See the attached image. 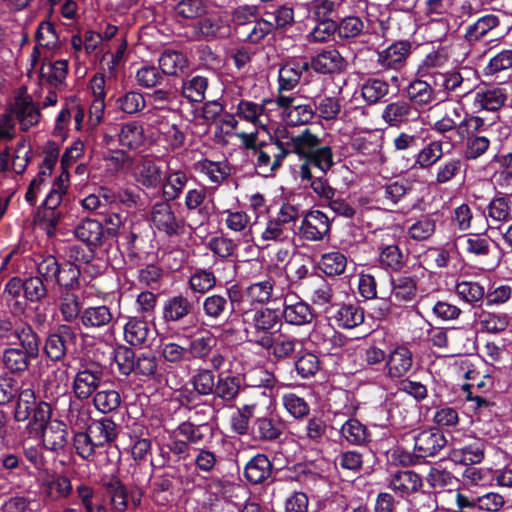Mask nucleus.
<instances>
[{"mask_svg":"<svg viewBox=\"0 0 512 512\" xmlns=\"http://www.w3.org/2000/svg\"><path fill=\"white\" fill-rule=\"evenodd\" d=\"M310 141L309 138L294 139V134L285 128L278 129L274 137L268 142H260L258 149L251 154L256 171L264 177L274 176L289 154L303 152Z\"/></svg>","mask_w":512,"mask_h":512,"instance_id":"obj_1","label":"nucleus"},{"mask_svg":"<svg viewBox=\"0 0 512 512\" xmlns=\"http://www.w3.org/2000/svg\"><path fill=\"white\" fill-rule=\"evenodd\" d=\"M51 407L47 402H39L34 411L27 429L31 432L40 433L41 443L44 449L59 453L63 451L68 442L67 426L57 419L51 420Z\"/></svg>","mask_w":512,"mask_h":512,"instance_id":"obj_2","label":"nucleus"},{"mask_svg":"<svg viewBox=\"0 0 512 512\" xmlns=\"http://www.w3.org/2000/svg\"><path fill=\"white\" fill-rule=\"evenodd\" d=\"M309 138L310 144L304 148L303 152H294L304 162L299 167V178L301 181L311 180V166H315L321 172L326 173L334 164L332 148L329 145H322L318 134L313 133L311 129L306 128L298 134H294V139Z\"/></svg>","mask_w":512,"mask_h":512,"instance_id":"obj_3","label":"nucleus"},{"mask_svg":"<svg viewBox=\"0 0 512 512\" xmlns=\"http://www.w3.org/2000/svg\"><path fill=\"white\" fill-rule=\"evenodd\" d=\"M15 339L21 348H5L2 362L12 373H22L27 370L29 363L39 354V338L30 326H23L15 332Z\"/></svg>","mask_w":512,"mask_h":512,"instance_id":"obj_4","label":"nucleus"},{"mask_svg":"<svg viewBox=\"0 0 512 512\" xmlns=\"http://www.w3.org/2000/svg\"><path fill=\"white\" fill-rule=\"evenodd\" d=\"M279 276L268 275L266 278L249 284L242 292V298L251 306L264 307L283 298L284 287Z\"/></svg>","mask_w":512,"mask_h":512,"instance_id":"obj_5","label":"nucleus"},{"mask_svg":"<svg viewBox=\"0 0 512 512\" xmlns=\"http://www.w3.org/2000/svg\"><path fill=\"white\" fill-rule=\"evenodd\" d=\"M280 322V317L275 309L261 307L243 313L244 332L251 340L269 336L268 333Z\"/></svg>","mask_w":512,"mask_h":512,"instance_id":"obj_6","label":"nucleus"},{"mask_svg":"<svg viewBox=\"0 0 512 512\" xmlns=\"http://www.w3.org/2000/svg\"><path fill=\"white\" fill-rule=\"evenodd\" d=\"M282 109V120L289 126H300L309 123L315 111L309 104H302L296 97L280 94L275 100Z\"/></svg>","mask_w":512,"mask_h":512,"instance_id":"obj_7","label":"nucleus"},{"mask_svg":"<svg viewBox=\"0 0 512 512\" xmlns=\"http://www.w3.org/2000/svg\"><path fill=\"white\" fill-rule=\"evenodd\" d=\"M282 316L287 324L304 326L314 319L312 307L295 293L283 296Z\"/></svg>","mask_w":512,"mask_h":512,"instance_id":"obj_8","label":"nucleus"},{"mask_svg":"<svg viewBox=\"0 0 512 512\" xmlns=\"http://www.w3.org/2000/svg\"><path fill=\"white\" fill-rule=\"evenodd\" d=\"M150 220L153 227L168 236H176L183 232L184 224L177 219L167 200L156 202L152 206Z\"/></svg>","mask_w":512,"mask_h":512,"instance_id":"obj_9","label":"nucleus"},{"mask_svg":"<svg viewBox=\"0 0 512 512\" xmlns=\"http://www.w3.org/2000/svg\"><path fill=\"white\" fill-rule=\"evenodd\" d=\"M271 100L263 99L260 102L241 99L236 105V115L242 121L252 124L256 129L267 131L270 122L269 112L266 108Z\"/></svg>","mask_w":512,"mask_h":512,"instance_id":"obj_10","label":"nucleus"},{"mask_svg":"<svg viewBox=\"0 0 512 512\" xmlns=\"http://www.w3.org/2000/svg\"><path fill=\"white\" fill-rule=\"evenodd\" d=\"M411 53L408 41H397L377 52V65L382 71L401 70Z\"/></svg>","mask_w":512,"mask_h":512,"instance_id":"obj_11","label":"nucleus"},{"mask_svg":"<svg viewBox=\"0 0 512 512\" xmlns=\"http://www.w3.org/2000/svg\"><path fill=\"white\" fill-rule=\"evenodd\" d=\"M76 339L77 336L72 327L60 325L57 332L47 338L45 352L50 359L54 361L61 360L75 346Z\"/></svg>","mask_w":512,"mask_h":512,"instance_id":"obj_12","label":"nucleus"},{"mask_svg":"<svg viewBox=\"0 0 512 512\" xmlns=\"http://www.w3.org/2000/svg\"><path fill=\"white\" fill-rule=\"evenodd\" d=\"M103 371L99 366L85 367L77 372L73 380V392L80 400H86L101 386Z\"/></svg>","mask_w":512,"mask_h":512,"instance_id":"obj_13","label":"nucleus"},{"mask_svg":"<svg viewBox=\"0 0 512 512\" xmlns=\"http://www.w3.org/2000/svg\"><path fill=\"white\" fill-rule=\"evenodd\" d=\"M309 69L310 63L305 58L294 57L287 59L279 68V90H293Z\"/></svg>","mask_w":512,"mask_h":512,"instance_id":"obj_14","label":"nucleus"},{"mask_svg":"<svg viewBox=\"0 0 512 512\" xmlns=\"http://www.w3.org/2000/svg\"><path fill=\"white\" fill-rule=\"evenodd\" d=\"M436 107L442 110L443 115L431 125V129L439 134L457 130L461 135L459 127L460 121L463 119V105L460 102H444L440 99Z\"/></svg>","mask_w":512,"mask_h":512,"instance_id":"obj_15","label":"nucleus"},{"mask_svg":"<svg viewBox=\"0 0 512 512\" xmlns=\"http://www.w3.org/2000/svg\"><path fill=\"white\" fill-rule=\"evenodd\" d=\"M413 367V353L404 346L393 348L386 357L385 371L391 379H400L409 374Z\"/></svg>","mask_w":512,"mask_h":512,"instance_id":"obj_16","label":"nucleus"},{"mask_svg":"<svg viewBox=\"0 0 512 512\" xmlns=\"http://www.w3.org/2000/svg\"><path fill=\"white\" fill-rule=\"evenodd\" d=\"M330 231V220L320 210H311L301 221L299 232L308 241H321Z\"/></svg>","mask_w":512,"mask_h":512,"instance_id":"obj_17","label":"nucleus"},{"mask_svg":"<svg viewBox=\"0 0 512 512\" xmlns=\"http://www.w3.org/2000/svg\"><path fill=\"white\" fill-rule=\"evenodd\" d=\"M15 121L17 120L22 130H28L36 125L40 119V112L31 97L24 92L19 93L9 109Z\"/></svg>","mask_w":512,"mask_h":512,"instance_id":"obj_18","label":"nucleus"},{"mask_svg":"<svg viewBox=\"0 0 512 512\" xmlns=\"http://www.w3.org/2000/svg\"><path fill=\"white\" fill-rule=\"evenodd\" d=\"M447 441L444 434L437 429H427L414 437L415 457L426 458L437 454Z\"/></svg>","mask_w":512,"mask_h":512,"instance_id":"obj_19","label":"nucleus"},{"mask_svg":"<svg viewBox=\"0 0 512 512\" xmlns=\"http://www.w3.org/2000/svg\"><path fill=\"white\" fill-rule=\"evenodd\" d=\"M39 489L44 501L57 502L68 498L73 491V486L69 477L57 474L42 479Z\"/></svg>","mask_w":512,"mask_h":512,"instance_id":"obj_20","label":"nucleus"},{"mask_svg":"<svg viewBox=\"0 0 512 512\" xmlns=\"http://www.w3.org/2000/svg\"><path fill=\"white\" fill-rule=\"evenodd\" d=\"M419 112L411 103L397 100L387 104L381 114L383 121L391 127H399L410 121H415Z\"/></svg>","mask_w":512,"mask_h":512,"instance_id":"obj_21","label":"nucleus"},{"mask_svg":"<svg viewBox=\"0 0 512 512\" xmlns=\"http://www.w3.org/2000/svg\"><path fill=\"white\" fill-rule=\"evenodd\" d=\"M189 181L186 170L174 168L172 162L168 163L167 171L162 179V196L167 201H174L180 197Z\"/></svg>","mask_w":512,"mask_h":512,"instance_id":"obj_22","label":"nucleus"},{"mask_svg":"<svg viewBox=\"0 0 512 512\" xmlns=\"http://www.w3.org/2000/svg\"><path fill=\"white\" fill-rule=\"evenodd\" d=\"M484 452L485 441L480 438H470L462 447L453 448L449 453V458L456 464L473 465L483 460Z\"/></svg>","mask_w":512,"mask_h":512,"instance_id":"obj_23","label":"nucleus"},{"mask_svg":"<svg viewBox=\"0 0 512 512\" xmlns=\"http://www.w3.org/2000/svg\"><path fill=\"white\" fill-rule=\"evenodd\" d=\"M193 310V303L184 295L167 298L162 306V319L170 325L184 320Z\"/></svg>","mask_w":512,"mask_h":512,"instance_id":"obj_24","label":"nucleus"},{"mask_svg":"<svg viewBox=\"0 0 512 512\" xmlns=\"http://www.w3.org/2000/svg\"><path fill=\"white\" fill-rule=\"evenodd\" d=\"M310 67L322 74L341 73L346 69L347 61L336 49H325L309 61Z\"/></svg>","mask_w":512,"mask_h":512,"instance_id":"obj_25","label":"nucleus"},{"mask_svg":"<svg viewBox=\"0 0 512 512\" xmlns=\"http://www.w3.org/2000/svg\"><path fill=\"white\" fill-rule=\"evenodd\" d=\"M406 96L412 106L426 107L439 98V91L426 80L415 79L405 89Z\"/></svg>","mask_w":512,"mask_h":512,"instance_id":"obj_26","label":"nucleus"},{"mask_svg":"<svg viewBox=\"0 0 512 512\" xmlns=\"http://www.w3.org/2000/svg\"><path fill=\"white\" fill-rule=\"evenodd\" d=\"M486 210L488 226L498 228L512 218V197L507 194H499L489 202Z\"/></svg>","mask_w":512,"mask_h":512,"instance_id":"obj_27","label":"nucleus"},{"mask_svg":"<svg viewBox=\"0 0 512 512\" xmlns=\"http://www.w3.org/2000/svg\"><path fill=\"white\" fill-rule=\"evenodd\" d=\"M430 78L436 90L439 91V96L441 94L448 96L454 92H460L463 96L469 92L464 90V78L459 71H432L430 72Z\"/></svg>","mask_w":512,"mask_h":512,"instance_id":"obj_28","label":"nucleus"},{"mask_svg":"<svg viewBox=\"0 0 512 512\" xmlns=\"http://www.w3.org/2000/svg\"><path fill=\"white\" fill-rule=\"evenodd\" d=\"M153 331L149 323L138 317H129L124 325V339L131 346L149 345Z\"/></svg>","mask_w":512,"mask_h":512,"instance_id":"obj_29","label":"nucleus"},{"mask_svg":"<svg viewBox=\"0 0 512 512\" xmlns=\"http://www.w3.org/2000/svg\"><path fill=\"white\" fill-rule=\"evenodd\" d=\"M256 343L266 349L272 348L273 355L276 358L285 359L295 352L299 341L293 336L280 333L274 338L262 336L260 339L256 340Z\"/></svg>","mask_w":512,"mask_h":512,"instance_id":"obj_30","label":"nucleus"},{"mask_svg":"<svg viewBox=\"0 0 512 512\" xmlns=\"http://www.w3.org/2000/svg\"><path fill=\"white\" fill-rule=\"evenodd\" d=\"M506 100L507 94L502 88L481 89L474 93L473 108L475 111H496Z\"/></svg>","mask_w":512,"mask_h":512,"instance_id":"obj_31","label":"nucleus"},{"mask_svg":"<svg viewBox=\"0 0 512 512\" xmlns=\"http://www.w3.org/2000/svg\"><path fill=\"white\" fill-rule=\"evenodd\" d=\"M109 503L113 512H125L128 509L129 492L122 481L111 476L104 482Z\"/></svg>","mask_w":512,"mask_h":512,"instance_id":"obj_32","label":"nucleus"},{"mask_svg":"<svg viewBox=\"0 0 512 512\" xmlns=\"http://www.w3.org/2000/svg\"><path fill=\"white\" fill-rule=\"evenodd\" d=\"M417 280L415 277L402 275L392 280L391 298L398 305H405L415 300Z\"/></svg>","mask_w":512,"mask_h":512,"instance_id":"obj_33","label":"nucleus"},{"mask_svg":"<svg viewBox=\"0 0 512 512\" xmlns=\"http://www.w3.org/2000/svg\"><path fill=\"white\" fill-rule=\"evenodd\" d=\"M134 177L137 183L146 188L158 187L163 179L160 166L151 159H143L136 165Z\"/></svg>","mask_w":512,"mask_h":512,"instance_id":"obj_34","label":"nucleus"},{"mask_svg":"<svg viewBox=\"0 0 512 512\" xmlns=\"http://www.w3.org/2000/svg\"><path fill=\"white\" fill-rule=\"evenodd\" d=\"M421 484V478L411 470L396 471L388 480V487L401 495L417 491Z\"/></svg>","mask_w":512,"mask_h":512,"instance_id":"obj_35","label":"nucleus"},{"mask_svg":"<svg viewBox=\"0 0 512 512\" xmlns=\"http://www.w3.org/2000/svg\"><path fill=\"white\" fill-rule=\"evenodd\" d=\"M75 236L88 247H97L102 243L104 228L98 220L84 219L76 226Z\"/></svg>","mask_w":512,"mask_h":512,"instance_id":"obj_36","label":"nucleus"},{"mask_svg":"<svg viewBox=\"0 0 512 512\" xmlns=\"http://www.w3.org/2000/svg\"><path fill=\"white\" fill-rule=\"evenodd\" d=\"M283 424L273 417H258L252 426V433L256 439L262 441H273L281 436Z\"/></svg>","mask_w":512,"mask_h":512,"instance_id":"obj_37","label":"nucleus"},{"mask_svg":"<svg viewBox=\"0 0 512 512\" xmlns=\"http://www.w3.org/2000/svg\"><path fill=\"white\" fill-rule=\"evenodd\" d=\"M499 24L500 20L498 16L494 14L484 15L477 19L474 23L467 26L465 31V39L469 43L477 42L487 36L490 32L497 29Z\"/></svg>","mask_w":512,"mask_h":512,"instance_id":"obj_38","label":"nucleus"},{"mask_svg":"<svg viewBox=\"0 0 512 512\" xmlns=\"http://www.w3.org/2000/svg\"><path fill=\"white\" fill-rule=\"evenodd\" d=\"M87 431L98 447L113 442L118 436V427L116 423L109 418L94 421L88 427Z\"/></svg>","mask_w":512,"mask_h":512,"instance_id":"obj_39","label":"nucleus"},{"mask_svg":"<svg viewBox=\"0 0 512 512\" xmlns=\"http://www.w3.org/2000/svg\"><path fill=\"white\" fill-rule=\"evenodd\" d=\"M492 240L480 233H469L457 238V243L466 253L481 257L490 253Z\"/></svg>","mask_w":512,"mask_h":512,"instance_id":"obj_40","label":"nucleus"},{"mask_svg":"<svg viewBox=\"0 0 512 512\" xmlns=\"http://www.w3.org/2000/svg\"><path fill=\"white\" fill-rule=\"evenodd\" d=\"M112 319V311L106 305L85 308L80 315V321L85 328H102L109 325Z\"/></svg>","mask_w":512,"mask_h":512,"instance_id":"obj_41","label":"nucleus"},{"mask_svg":"<svg viewBox=\"0 0 512 512\" xmlns=\"http://www.w3.org/2000/svg\"><path fill=\"white\" fill-rule=\"evenodd\" d=\"M68 73V62L66 60L47 61L41 66V81L52 87H60Z\"/></svg>","mask_w":512,"mask_h":512,"instance_id":"obj_42","label":"nucleus"},{"mask_svg":"<svg viewBox=\"0 0 512 512\" xmlns=\"http://www.w3.org/2000/svg\"><path fill=\"white\" fill-rule=\"evenodd\" d=\"M271 474V463L264 454H257L246 465L244 475L252 484H259Z\"/></svg>","mask_w":512,"mask_h":512,"instance_id":"obj_43","label":"nucleus"},{"mask_svg":"<svg viewBox=\"0 0 512 512\" xmlns=\"http://www.w3.org/2000/svg\"><path fill=\"white\" fill-rule=\"evenodd\" d=\"M333 318L339 327L352 329L363 323L364 312L359 305L348 303L341 305Z\"/></svg>","mask_w":512,"mask_h":512,"instance_id":"obj_44","label":"nucleus"},{"mask_svg":"<svg viewBox=\"0 0 512 512\" xmlns=\"http://www.w3.org/2000/svg\"><path fill=\"white\" fill-rule=\"evenodd\" d=\"M217 345V338L210 331H204L200 336L191 339L187 347L192 359L205 361L213 348Z\"/></svg>","mask_w":512,"mask_h":512,"instance_id":"obj_45","label":"nucleus"},{"mask_svg":"<svg viewBox=\"0 0 512 512\" xmlns=\"http://www.w3.org/2000/svg\"><path fill=\"white\" fill-rule=\"evenodd\" d=\"M187 57L176 50H165L159 57V66L166 75H178L187 68Z\"/></svg>","mask_w":512,"mask_h":512,"instance_id":"obj_46","label":"nucleus"},{"mask_svg":"<svg viewBox=\"0 0 512 512\" xmlns=\"http://www.w3.org/2000/svg\"><path fill=\"white\" fill-rule=\"evenodd\" d=\"M118 140L121 146L129 149H138L145 142L144 129L136 121L124 124L118 134Z\"/></svg>","mask_w":512,"mask_h":512,"instance_id":"obj_47","label":"nucleus"},{"mask_svg":"<svg viewBox=\"0 0 512 512\" xmlns=\"http://www.w3.org/2000/svg\"><path fill=\"white\" fill-rule=\"evenodd\" d=\"M274 29L272 21L258 17L238 35L250 44H258Z\"/></svg>","mask_w":512,"mask_h":512,"instance_id":"obj_48","label":"nucleus"},{"mask_svg":"<svg viewBox=\"0 0 512 512\" xmlns=\"http://www.w3.org/2000/svg\"><path fill=\"white\" fill-rule=\"evenodd\" d=\"M63 216V210L38 208L35 216V222L49 238H52L56 235Z\"/></svg>","mask_w":512,"mask_h":512,"instance_id":"obj_49","label":"nucleus"},{"mask_svg":"<svg viewBox=\"0 0 512 512\" xmlns=\"http://www.w3.org/2000/svg\"><path fill=\"white\" fill-rule=\"evenodd\" d=\"M436 224L437 219L433 214L422 215L409 226L408 237L415 241H425L435 233Z\"/></svg>","mask_w":512,"mask_h":512,"instance_id":"obj_50","label":"nucleus"},{"mask_svg":"<svg viewBox=\"0 0 512 512\" xmlns=\"http://www.w3.org/2000/svg\"><path fill=\"white\" fill-rule=\"evenodd\" d=\"M249 401L242 407L238 408L236 413L241 414L244 418L250 421L254 416L256 409L259 406L270 404L271 398L266 393V389L262 386H255L248 391Z\"/></svg>","mask_w":512,"mask_h":512,"instance_id":"obj_51","label":"nucleus"},{"mask_svg":"<svg viewBox=\"0 0 512 512\" xmlns=\"http://www.w3.org/2000/svg\"><path fill=\"white\" fill-rule=\"evenodd\" d=\"M249 401L242 407L238 408L236 413L241 414L244 418L250 421L254 416L256 409L259 406L270 404L271 398L266 393V389L262 386H255L248 391Z\"/></svg>","mask_w":512,"mask_h":512,"instance_id":"obj_52","label":"nucleus"},{"mask_svg":"<svg viewBox=\"0 0 512 512\" xmlns=\"http://www.w3.org/2000/svg\"><path fill=\"white\" fill-rule=\"evenodd\" d=\"M463 160L459 157H452L441 162L435 171V183L444 185L451 182L463 171Z\"/></svg>","mask_w":512,"mask_h":512,"instance_id":"obj_53","label":"nucleus"},{"mask_svg":"<svg viewBox=\"0 0 512 512\" xmlns=\"http://www.w3.org/2000/svg\"><path fill=\"white\" fill-rule=\"evenodd\" d=\"M196 169L214 184H220L230 174V168L224 161L204 159L197 162Z\"/></svg>","mask_w":512,"mask_h":512,"instance_id":"obj_54","label":"nucleus"},{"mask_svg":"<svg viewBox=\"0 0 512 512\" xmlns=\"http://www.w3.org/2000/svg\"><path fill=\"white\" fill-rule=\"evenodd\" d=\"M240 391V379L236 376L218 375L214 390L215 397L220 398L224 402L233 401Z\"/></svg>","mask_w":512,"mask_h":512,"instance_id":"obj_55","label":"nucleus"},{"mask_svg":"<svg viewBox=\"0 0 512 512\" xmlns=\"http://www.w3.org/2000/svg\"><path fill=\"white\" fill-rule=\"evenodd\" d=\"M443 156V143L434 140L425 145L416 155L415 165L421 169H429Z\"/></svg>","mask_w":512,"mask_h":512,"instance_id":"obj_56","label":"nucleus"},{"mask_svg":"<svg viewBox=\"0 0 512 512\" xmlns=\"http://www.w3.org/2000/svg\"><path fill=\"white\" fill-rule=\"evenodd\" d=\"M347 266V258L340 251L324 253L319 261L320 270L327 276L341 275Z\"/></svg>","mask_w":512,"mask_h":512,"instance_id":"obj_57","label":"nucleus"},{"mask_svg":"<svg viewBox=\"0 0 512 512\" xmlns=\"http://www.w3.org/2000/svg\"><path fill=\"white\" fill-rule=\"evenodd\" d=\"M342 437L352 445H362L369 439V433L364 424L355 418L348 419L341 427Z\"/></svg>","mask_w":512,"mask_h":512,"instance_id":"obj_58","label":"nucleus"},{"mask_svg":"<svg viewBox=\"0 0 512 512\" xmlns=\"http://www.w3.org/2000/svg\"><path fill=\"white\" fill-rule=\"evenodd\" d=\"M389 93V84L377 78L366 80L361 87V95L367 104H376Z\"/></svg>","mask_w":512,"mask_h":512,"instance_id":"obj_59","label":"nucleus"},{"mask_svg":"<svg viewBox=\"0 0 512 512\" xmlns=\"http://www.w3.org/2000/svg\"><path fill=\"white\" fill-rule=\"evenodd\" d=\"M39 403H36L35 393L31 389H24L19 393L18 401L14 410L16 421H26L34 415L35 409Z\"/></svg>","mask_w":512,"mask_h":512,"instance_id":"obj_60","label":"nucleus"},{"mask_svg":"<svg viewBox=\"0 0 512 512\" xmlns=\"http://www.w3.org/2000/svg\"><path fill=\"white\" fill-rule=\"evenodd\" d=\"M121 396L114 389H102L97 391L93 397L95 408L102 413H110L121 405Z\"/></svg>","mask_w":512,"mask_h":512,"instance_id":"obj_61","label":"nucleus"},{"mask_svg":"<svg viewBox=\"0 0 512 512\" xmlns=\"http://www.w3.org/2000/svg\"><path fill=\"white\" fill-rule=\"evenodd\" d=\"M208 87V80L203 76H194L182 84V95L190 102H202Z\"/></svg>","mask_w":512,"mask_h":512,"instance_id":"obj_62","label":"nucleus"},{"mask_svg":"<svg viewBox=\"0 0 512 512\" xmlns=\"http://www.w3.org/2000/svg\"><path fill=\"white\" fill-rule=\"evenodd\" d=\"M491 144L490 138L487 135L476 136L470 135L466 137L463 157L465 160H476L483 156L489 149Z\"/></svg>","mask_w":512,"mask_h":512,"instance_id":"obj_63","label":"nucleus"},{"mask_svg":"<svg viewBox=\"0 0 512 512\" xmlns=\"http://www.w3.org/2000/svg\"><path fill=\"white\" fill-rule=\"evenodd\" d=\"M226 227L236 233L250 231L251 217L242 210L227 209L222 213Z\"/></svg>","mask_w":512,"mask_h":512,"instance_id":"obj_64","label":"nucleus"}]
</instances>
